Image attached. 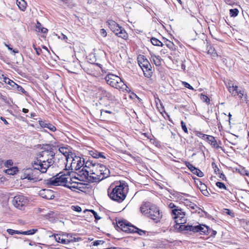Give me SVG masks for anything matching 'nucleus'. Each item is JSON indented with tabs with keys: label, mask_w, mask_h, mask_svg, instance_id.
Masks as SVG:
<instances>
[{
	"label": "nucleus",
	"mask_w": 249,
	"mask_h": 249,
	"mask_svg": "<svg viewBox=\"0 0 249 249\" xmlns=\"http://www.w3.org/2000/svg\"><path fill=\"white\" fill-rule=\"evenodd\" d=\"M71 209L74 211L77 212H81L82 211L81 208L79 206H74L72 205L71 206Z\"/></svg>",
	"instance_id": "49530a36"
},
{
	"label": "nucleus",
	"mask_w": 249,
	"mask_h": 249,
	"mask_svg": "<svg viewBox=\"0 0 249 249\" xmlns=\"http://www.w3.org/2000/svg\"><path fill=\"white\" fill-rule=\"evenodd\" d=\"M94 166V168L90 170L92 182H99L108 177L110 171L106 166L99 163Z\"/></svg>",
	"instance_id": "7ed1b4c3"
},
{
	"label": "nucleus",
	"mask_w": 249,
	"mask_h": 249,
	"mask_svg": "<svg viewBox=\"0 0 249 249\" xmlns=\"http://www.w3.org/2000/svg\"><path fill=\"white\" fill-rule=\"evenodd\" d=\"M147 216L158 222L162 217V214L160 212L159 208L155 205H151L147 214Z\"/></svg>",
	"instance_id": "9d476101"
},
{
	"label": "nucleus",
	"mask_w": 249,
	"mask_h": 249,
	"mask_svg": "<svg viewBox=\"0 0 249 249\" xmlns=\"http://www.w3.org/2000/svg\"><path fill=\"white\" fill-rule=\"evenodd\" d=\"M18 172V168L17 167H14L6 170V173L8 175H13Z\"/></svg>",
	"instance_id": "c9c22d12"
},
{
	"label": "nucleus",
	"mask_w": 249,
	"mask_h": 249,
	"mask_svg": "<svg viewBox=\"0 0 249 249\" xmlns=\"http://www.w3.org/2000/svg\"><path fill=\"white\" fill-rule=\"evenodd\" d=\"M97 163L93 160H88L86 162L85 161V164L84 165V167H85V168H89L90 166H91L93 169L95 166L94 165H95Z\"/></svg>",
	"instance_id": "72a5a7b5"
},
{
	"label": "nucleus",
	"mask_w": 249,
	"mask_h": 249,
	"mask_svg": "<svg viewBox=\"0 0 249 249\" xmlns=\"http://www.w3.org/2000/svg\"><path fill=\"white\" fill-rule=\"evenodd\" d=\"M40 32H41L42 33H46L48 32V29L46 28L42 27L40 29Z\"/></svg>",
	"instance_id": "69168bd1"
},
{
	"label": "nucleus",
	"mask_w": 249,
	"mask_h": 249,
	"mask_svg": "<svg viewBox=\"0 0 249 249\" xmlns=\"http://www.w3.org/2000/svg\"><path fill=\"white\" fill-rule=\"evenodd\" d=\"M89 211L90 212H91L93 214V215L95 219V220H99L101 219V217L98 216L97 213L95 211H94L93 210H89Z\"/></svg>",
	"instance_id": "09e8293b"
},
{
	"label": "nucleus",
	"mask_w": 249,
	"mask_h": 249,
	"mask_svg": "<svg viewBox=\"0 0 249 249\" xmlns=\"http://www.w3.org/2000/svg\"><path fill=\"white\" fill-rule=\"evenodd\" d=\"M100 33L103 36H106L107 34L106 30L104 29H101Z\"/></svg>",
	"instance_id": "052dcab7"
},
{
	"label": "nucleus",
	"mask_w": 249,
	"mask_h": 249,
	"mask_svg": "<svg viewBox=\"0 0 249 249\" xmlns=\"http://www.w3.org/2000/svg\"><path fill=\"white\" fill-rule=\"evenodd\" d=\"M40 173L34 168L27 169L24 172V178L28 180L36 181L39 179V175Z\"/></svg>",
	"instance_id": "9b49d317"
},
{
	"label": "nucleus",
	"mask_w": 249,
	"mask_h": 249,
	"mask_svg": "<svg viewBox=\"0 0 249 249\" xmlns=\"http://www.w3.org/2000/svg\"><path fill=\"white\" fill-rule=\"evenodd\" d=\"M36 53L37 55H39L40 54V53L41 52L42 50L40 48H35Z\"/></svg>",
	"instance_id": "0e129e2a"
},
{
	"label": "nucleus",
	"mask_w": 249,
	"mask_h": 249,
	"mask_svg": "<svg viewBox=\"0 0 249 249\" xmlns=\"http://www.w3.org/2000/svg\"><path fill=\"white\" fill-rule=\"evenodd\" d=\"M48 249H61L59 248H55L53 247H49Z\"/></svg>",
	"instance_id": "774afa93"
},
{
	"label": "nucleus",
	"mask_w": 249,
	"mask_h": 249,
	"mask_svg": "<svg viewBox=\"0 0 249 249\" xmlns=\"http://www.w3.org/2000/svg\"><path fill=\"white\" fill-rule=\"evenodd\" d=\"M239 13V11L237 9H231L230 10V14L231 17H236Z\"/></svg>",
	"instance_id": "a19ab883"
},
{
	"label": "nucleus",
	"mask_w": 249,
	"mask_h": 249,
	"mask_svg": "<svg viewBox=\"0 0 249 249\" xmlns=\"http://www.w3.org/2000/svg\"><path fill=\"white\" fill-rule=\"evenodd\" d=\"M208 53H211V54H216V53L215 52L214 49L210 48L209 50L208 51Z\"/></svg>",
	"instance_id": "680f3d73"
},
{
	"label": "nucleus",
	"mask_w": 249,
	"mask_h": 249,
	"mask_svg": "<svg viewBox=\"0 0 249 249\" xmlns=\"http://www.w3.org/2000/svg\"><path fill=\"white\" fill-rule=\"evenodd\" d=\"M65 172L67 173V175H66V177H67V184H69L70 185L72 184H76V182L73 180V178L70 176V172L67 169H65Z\"/></svg>",
	"instance_id": "c756f323"
},
{
	"label": "nucleus",
	"mask_w": 249,
	"mask_h": 249,
	"mask_svg": "<svg viewBox=\"0 0 249 249\" xmlns=\"http://www.w3.org/2000/svg\"><path fill=\"white\" fill-rule=\"evenodd\" d=\"M164 44L170 49L174 50L175 48V45L174 43L169 40L166 39L164 41Z\"/></svg>",
	"instance_id": "4c0bfd02"
},
{
	"label": "nucleus",
	"mask_w": 249,
	"mask_h": 249,
	"mask_svg": "<svg viewBox=\"0 0 249 249\" xmlns=\"http://www.w3.org/2000/svg\"><path fill=\"white\" fill-rule=\"evenodd\" d=\"M184 204L187 207H188L192 210H195L196 208H197V206L196 204L188 200H185Z\"/></svg>",
	"instance_id": "473e14b6"
},
{
	"label": "nucleus",
	"mask_w": 249,
	"mask_h": 249,
	"mask_svg": "<svg viewBox=\"0 0 249 249\" xmlns=\"http://www.w3.org/2000/svg\"><path fill=\"white\" fill-rule=\"evenodd\" d=\"M182 84L185 87H186L190 89H192V90L194 89V88L192 87V86H191L189 83H188L186 82H182Z\"/></svg>",
	"instance_id": "6e6d98bb"
},
{
	"label": "nucleus",
	"mask_w": 249,
	"mask_h": 249,
	"mask_svg": "<svg viewBox=\"0 0 249 249\" xmlns=\"http://www.w3.org/2000/svg\"><path fill=\"white\" fill-rule=\"evenodd\" d=\"M66 175L67 173L65 170L57 174L55 176L47 180V184L53 186H64L68 188L71 189L72 188H77V186H70L67 184Z\"/></svg>",
	"instance_id": "20e7f679"
},
{
	"label": "nucleus",
	"mask_w": 249,
	"mask_h": 249,
	"mask_svg": "<svg viewBox=\"0 0 249 249\" xmlns=\"http://www.w3.org/2000/svg\"><path fill=\"white\" fill-rule=\"evenodd\" d=\"M13 164V161L11 160H7L5 162V165L6 166L8 167L9 166H12Z\"/></svg>",
	"instance_id": "13d9d810"
},
{
	"label": "nucleus",
	"mask_w": 249,
	"mask_h": 249,
	"mask_svg": "<svg viewBox=\"0 0 249 249\" xmlns=\"http://www.w3.org/2000/svg\"><path fill=\"white\" fill-rule=\"evenodd\" d=\"M200 98L205 103H207L210 101V100L208 98V97L206 95H205L204 94H201Z\"/></svg>",
	"instance_id": "8fccbe9b"
},
{
	"label": "nucleus",
	"mask_w": 249,
	"mask_h": 249,
	"mask_svg": "<svg viewBox=\"0 0 249 249\" xmlns=\"http://www.w3.org/2000/svg\"><path fill=\"white\" fill-rule=\"evenodd\" d=\"M104 243L103 241L102 240H96L92 242V245L94 246H98L100 244H103Z\"/></svg>",
	"instance_id": "4d7b16f0"
},
{
	"label": "nucleus",
	"mask_w": 249,
	"mask_h": 249,
	"mask_svg": "<svg viewBox=\"0 0 249 249\" xmlns=\"http://www.w3.org/2000/svg\"><path fill=\"white\" fill-rule=\"evenodd\" d=\"M78 161L76 162V164H77V171L81 169L83 167H84V165L85 164L84 159L78 157Z\"/></svg>",
	"instance_id": "2f4dec72"
},
{
	"label": "nucleus",
	"mask_w": 249,
	"mask_h": 249,
	"mask_svg": "<svg viewBox=\"0 0 249 249\" xmlns=\"http://www.w3.org/2000/svg\"><path fill=\"white\" fill-rule=\"evenodd\" d=\"M180 228L181 230L192 231L194 232H199L201 234H208L209 233L208 227L203 225L197 226L182 225L180 226Z\"/></svg>",
	"instance_id": "6e6552de"
},
{
	"label": "nucleus",
	"mask_w": 249,
	"mask_h": 249,
	"mask_svg": "<svg viewBox=\"0 0 249 249\" xmlns=\"http://www.w3.org/2000/svg\"><path fill=\"white\" fill-rule=\"evenodd\" d=\"M5 46L7 47L9 50L12 51L13 53L15 54L18 53V51L17 49H13L12 47H11L10 45H7L5 44Z\"/></svg>",
	"instance_id": "603ef678"
},
{
	"label": "nucleus",
	"mask_w": 249,
	"mask_h": 249,
	"mask_svg": "<svg viewBox=\"0 0 249 249\" xmlns=\"http://www.w3.org/2000/svg\"><path fill=\"white\" fill-rule=\"evenodd\" d=\"M225 1L226 2L227 4L231 5L234 3V0H225Z\"/></svg>",
	"instance_id": "bf43d9fd"
},
{
	"label": "nucleus",
	"mask_w": 249,
	"mask_h": 249,
	"mask_svg": "<svg viewBox=\"0 0 249 249\" xmlns=\"http://www.w3.org/2000/svg\"><path fill=\"white\" fill-rule=\"evenodd\" d=\"M114 187L112 188L111 185L107 189L108 196L111 200L121 203L124 200V181H116Z\"/></svg>",
	"instance_id": "f03ea898"
},
{
	"label": "nucleus",
	"mask_w": 249,
	"mask_h": 249,
	"mask_svg": "<svg viewBox=\"0 0 249 249\" xmlns=\"http://www.w3.org/2000/svg\"><path fill=\"white\" fill-rule=\"evenodd\" d=\"M125 90H126L127 92H128V96L130 99L133 100V99L137 98L139 101L141 100V99L134 92H131L130 91H128L126 89H125Z\"/></svg>",
	"instance_id": "58836bf2"
},
{
	"label": "nucleus",
	"mask_w": 249,
	"mask_h": 249,
	"mask_svg": "<svg viewBox=\"0 0 249 249\" xmlns=\"http://www.w3.org/2000/svg\"><path fill=\"white\" fill-rule=\"evenodd\" d=\"M224 212L231 217H233L234 216V213L229 209H225L224 210Z\"/></svg>",
	"instance_id": "3c124183"
},
{
	"label": "nucleus",
	"mask_w": 249,
	"mask_h": 249,
	"mask_svg": "<svg viewBox=\"0 0 249 249\" xmlns=\"http://www.w3.org/2000/svg\"><path fill=\"white\" fill-rule=\"evenodd\" d=\"M52 236H54V239L57 242L67 245V239L61 238L60 234H54Z\"/></svg>",
	"instance_id": "cd10ccee"
},
{
	"label": "nucleus",
	"mask_w": 249,
	"mask_h": 249,
	"mask_svg": "<svg viewBox=\"0 0 249 249\" xmlns=\"http://www.w3.org/2000/svg\"><path fill=\"white\" fill-rule=\"evenodd\" d=\"M151 42L153 45L157 46H162L163 43L155 37L151 38Z\"/></svg>",
	"instance_id": "f704fd0d"
},
{
	"label": "nucleus",
	"mask_w": 249,
	"mask_h": 249,
	"mask_svg": "<svg viewBox=\"0 0 249 249\" xmlns=\"http://www.w3.org/2000/svg\"><path fill=\"white\" fill-rule=\"evenodd\" d=\"M105 80L107 84L110 86L118 89L120 91L123 92L124 91V89L123 87L124 83L119 76L108 73L106 76Z\"/></svg>",
	"instance_id": "39448f33"
},
{
	"label": "nucleus",
	"mask_w": 249,
	"mask_h": 249,
	"mask_svg": "<svg viewBox=\"0 0 249 249\" xmlns=\"http://www.w3.org/2000/svg\"><path fill=\"white\" fill-rule=\"evenodd\" d=\"M38 123L42 128H47L52 132H55L56 130L55 126L47 121L40 120Z\"/></svg>",
	"instance_id": "f3484780"
},
{
	"label": "nucleus",
	"mask_w": 249,
	"mask_h": 249,
	"mask_svg": "<svg viewBox=\"0 0 249 249\" xmlns=\"http://www.w3.org/2000/svg\"><path fill=\"white\" fill-rule=\"evenodd\" d=\"M168 207L171 210L172 212L173 210L177 209L178 207L176 206L173 203H170L168 204Z\"/></svg>",
	"instance_id": "5fc2aeb1"
},
{
	"label": "nucleus",
	"mask_w": 249,
	"mask_h": 249,
	"mask_svg": "<svg viewBox=\"0 0 249 249\" xmlns=\"http://www.w3.org/2000/svg\"><path fill=\"white\" fill-rule=\"evenodd\" d=\"M172 217L174 219H177L176 221L183 223L185 222V213L182 211L181 208L178 207L177 209L173 210L171 212Z\"/></svg>",
	"instance_id": "f8f14e48"
},
{
	"label": "nucleus",
	"mask_w": 249,
	"mask_h": 249,
	"mask_svg": "<svg viewBox=\"0 0 249 249\" xmlns=\"http://www.w3.org/2000/svg\"><path fill=\"white\" fill-rule=\"evenodd\" d=\"M161 60L160 56L156 55L154 54L151 55V60L152 61L156 66H160L161 65Z\"/></svg>",
	"instance_id": "4be33fe9"
},
{
	"label": "nucleus",
	"mask_w": 249,
	"mask_h": 249,
	"mask_svg": "<svg viewBox=\"0 0 249 249\" xmlns=\"http://www.w3.org/2000/svg\"><path fill=\"white\" fill-rule=\"evenodd\" d=\"M27 197L22 195L16 196L12 200L13 205L18 209H22L28 203Z\"/></svg>",
	"instance_id": "1a4fd4ad"
},
{
	"label": "nucleus",
	"mask_w": 249,
	"mask_h": 249,
	"mask_svg": "<svg viewBox=\"0 0 249 249\" xmlns=\"http://www.w3.org/2000/svg\"><path fill=\"white\" fill-rule=\"evenodd\" d=\"M226 86L229 91L233 96H238L240 99L245 102L247 101V95L244 90L238 89L237 86H234L231 81H228L226 83Z\"/></svg>",
	"instance_id": "423d86ee"
},
{
	"label": "nucleus",
	"mask_w": 249,
	"mask_h": 249,
	"mask_svg": "<svg viewBox=\"0 0 249 249\" xmlns=\"http://www.w3.org/2000/svg\"><path fill=\"white\" fill-rule=\"evenodd\" d=\"M207 137V141L209 142V143L213 147L215 148H222L221 147L219 146L217 143L216 141L215 140L214 137L211 136L210 137Z\"/></svg>",
	"instance_id": "6ab92c4d"
},
{
	"label": "nucleus",
	"mask_w": 249,
	"mask_h": 249,
	"mask_svg": "<svg viewBox=\"0 0 249 249\" xmlns=\"http://www.w3.org/2000/svg\"><path fill=\"white\" fill-rule=\"evenodd\" d=\"M54 156L55 153L52 151H42L32 161V166L40 174L45 173L47 169L53 164Z\"/></svg>",
	"instance_id": "f257e3e1"
},
{
	"label": "nucleus",
	"mask_w": 249,
	"mask_h": 249,
	"mask_svg": "<svg viewBox=\"0 0 249 249\" xmlns=\"http://www.w3.org/2000/svg\"><path fill=\"white\" fill-rule=\"evenodd\" d=\"M7 232L10 235H14L15 234H20V231H16L11 229L7 230Z\"/></svg>",
	"instance_id": "c03bdc74"
},
{
	"label": "nucleus",
	"mask_w": 249,
	"mask_h": 249,
	"mask_svg": "<svg viewBox=\"0 0 249 249\" xmlns=\"http://www.w3.org/2000/svg\"><path fill=\"white\" fill-rule=\"evenodd\" d=\"M96 96L99 99V100H102L104 98H107V99L110 98L111 96V94L107 92L103 88L99 87L97 89Z\"/></svg>",
	"instance_id": "dca6fc26"
},
{
	"label": "nucleus",
	"mask_w": 249,
	"mask_h": 249,
	"mask_svg": "<svg viewBox=\"0 0 249 249\" xmlns=\"http://www.w3.org/2000/svg\"><path fill=\"white\" fill-rule=\"evenodd\" d=\"M89 155H91L94 158H102L103 159H105L106 157L104 155L103 153L98 152L96 150H93L89 151Z\"/></svg>",
	"instance_id": "aec40b11"
},
{
	"label": "nucleus",
	"mask_w": 249,
	"mask_h": 249,
	"mask_svg": "<svg viewBox=\"0 0 249 249\" xmlns=\"http://www.w3.org/2000/svg\"><path fill=\"white\" fill-rule=\"evenodd\" d=\"M41 27H42L41 24L40 22H39L38 21H37V24L36 25V29H38V31L39 32H40V29L41 28Z\"/></svg>",
	"instance_id": "e2e57ef3"
},
{
	"label": "nucleus",
	"mask_w": 249,
	"mask_h": 249,
	"mask_svg": "<svg viewBox=\"0 0 249 249\" xmlns=\"http://www.w3.org/2000/svg\"><path fill=\"white\" fill-rule=\"evenodd\" d=\"M123 29L122 27L119 26V29H117V28L113 31V32L119 37H121L122 38H124V35L123 33Z\"/></svg>",
	"instance_id": "7c9ffc66"
},
{
	"label": "nucleus",
	"mask_w": 249,
	"mask_h": 249,
	"mask_svg": "<svg viewBox=\"0 0 249 249\" xmlns=\"http://www.w3.org/2000/svg\"><path fill=\"white\" fill-rule=\"evenodd\" d=\"M17 4L21 10L23 11L26 9L27 3L24 0H17Z\"/></svg>",
	"instance_id": "a878e982"
},
{
	"label": "nucleus",
	"mask_w": 249,
	"mask_h": 249,
	"mask_svg": "<svg viewBox=\"0 0 249 249\" xmlns=\"http://www.w3.org/2000/svg\"><path fill=\"white\" fill-rule=\"evenodd\" d=\"M192 173L199 177H202L204 176L203 173L201 170L196 168H195Z\"/></svg>",
	"instance_id": "37998d69"
},
{
	"label": "nucleus",
	"mask_w": 249,
	"mask_h": 249,
	"mask_svg": "<svg viewBox=\"0 0 249 249\" xmlns=\"http://www.w3.org/2000/svg\"><path fill=\"white\" fill-rule=\"evenodd\" d=\"M107 23L108 25V27L113 32L116 28L117 29H119L120 25L112 20H109L107 21Z\"/></svg>",
	"instance_id": "5701e85b"
},
{
	"label": "nucleus",
	"mask_w": 249,
	"mask_h": 249,
	"mask_svg": "<svg viewBox=\"0 0 249 249\" xmlns=\"http://www.w3.org/2000/svg\"><path fill=\"white\" fill-rule=\"evenodd\" d=\"M181 127H182L183 130L184 131V132H185L186 133H188V129L187 128L185 123L183 121H181Z\"/></svg>",
	"instance_id": "864d4df0"
},
{
	"label": "nucleus",
	"mask_w": 249,
	"mask_h": 249,
	"mask_svg": "<svg viewBox=\"0 0 249 249\" xmlns=\"http://www.w3.org/2000/svg\"><path fill=\"white\" fill-rule=\"evenodd\" d=\"M39 194L46 199H53L54 197L53 191L50 189H42L40 191Z\"/></svg>",
	"instance_id": "2eb2a0df"
},
{
	"label": "nucleus",
	"mask_w": 249,
	"mask_h": 249,
	"mask_svg": "<svg viewBox=\"0 0 249 249\" xmlns=\"http://www.w3.org/2000/svg\"><path fill=\"white\" fill-rule=\"evenodd\" d=\"M0 119L4 123V124H6V125L8 124V122L6 120V119L4 117H0Z\"/></svg>",
	"instance_id": "338daca9"
},
{
	"label": "nucleus",
	"mask_w": 249,
	"mask_h": 249,
	"mask_svg": "<svg viewBox=\"0 0 249 249\" xmlns=\"http://www.w3.org/2000/svg\"><path fill=\"white\" fill-rule=\"evenodd\" d=\"M58 150L61 153L66 157V159L68 160L70 153V150L69 148L66 147L60 146Z\"/></svg>",
	"instance_id": "393cba45"
},
{
	"label": "nucleus",
	"mask_w": 249,
	"mask_h": 249,
	"mask_svg": "<svg viewBox=\"0 0 249 249\" xmlns=\"http://www.w3.org/2000/svg\"><path fill=\"white\" fill-rule=\"evenodd\" d=\"M125 232L137 233L140 235H142L145 234V231L139 229L125 222Z\"/></svg>",
	"instance_id": "ddd939ff"
},
{
	"label": "nucleus",
	"mask_w": 249,
	"mask_h": 249,
	"mask_svg": "<svg viewBox=\"0 0 249 249\" xmlns=\"http://www.w3.org/2000/svg\"><path fill=\"white\" fill-rule=\"evenodd\" d=\"M185 165L190 169V170L192 172H193L196 168V167L192 164L190 163L189 162H186Z\"/></svg>",
	"instance_id": "a18cd8bd"
},
{
	"label": "nucleus",
	"mask_w": 249,
	"mask_h": 249,
	"mask_svg": "<svg viewBox=\"0 0 249 249\" xmlns=\"http://www.w3.org/2000/svg\"><path fill=\"white\" fill-rule=\"evenodd\" d=\"M151 206L149 202H145L143 204L140 208L142 213L147 216L149 209H150Z\"/></svg>",
	"instance_id": "a211bd4d"
},
{
	"label": "nucleus",
	"mask_w": 249,
	"mask_h": 249,
	"mask_svg": "<svg viewBox=\"0 0 249 249\" xmlns=\"http://www.w3.org/2000/svg\"><path fill=\"white\" fill-rule=\"evenodd\" d=\"M14 89H17L18 91L21 92V93L27 95V92L25 90V89L21 86L16 84L15 86L14 87Z\"/></svg>",
	"instance_id": "ea45409f"
},
{
	"label": "nucleus",
	"mask_w": 249,
	"mask_h": 249,
	"mask_svg": "<svg viewBox=\"0 0 249 249\" xmlns=\"http://www.w3.org/2000/svg\"><path fill=\"white\" fill-rule=\"evenodd\" d=\"M1 76L3 77V81L5 83L10 85L12 88H14L15 85H16V83L13 80L9 79V78L5 76L3 74H1Z\"/></svg>",
	"instance_id": "bb28decb"
},
{
	"label": "nucleus",
	"mask_w": 249,
	"mask_h": 249,
	"mask_svg": "<svg viewBox=\"0 0 249 249\" xmlns=\"http://www.w3.org/2000/svg\"><path fill=\"white\" fill-rule=\"evenodd\" d=\"M77 174L82 178H84L91 181V172L88 170L85 167H83L81 169L77 171Z\"/></svg>",
	"instance_id": "4468645a"
},
{
	"label": "nucleus",
	"mask_w": 249,
	"mask_h": 249,
	"mask_svg": "<svg viewBox=\"0 0 249 249\" xmlns=\"http://www.w3.org/2000/svg\"><path fill=\"white\" fill-rule=\"evenodd\" d=\"M115 228L118 231H124V220H119L118 221H116V226Z\"/></svg>",
	"instance_id": "b1692460"
},
{
	"label": "nucleus",
	"mask_w": 249,
	"mask_h": 249,
	"mask_svg": "<svg viewBox=\"0 0 249 249\" xmlns=\"http://www.w3.org/2000/svg\"><path fill=\"white\" fill-rule=\"evenodd\" d=\"M216 185L217 187H218L220 189H226V187L225 184L223 182H217L216 183Z\"/></svg>",
	"instance_id": "de8ad7c7"
},
{
	"label": "nucleus",
	"mask_w": 249,
	"mask_h": 249,
	"mask_svg": "<svg viewBox=\"0 0 249 249\" xmlns=\"http://www.w3.org/2000/svg\"><path fill=\"white\" fill-rule=\"evenodd\" d=\"M37 231V229H31L27 231H20V234L33 235Z\"/></svg>",
	"instance_id": "e433bc0d"
},
{
	"label": "nucleus",
	"mask_w": 249,
	"mask_h": 249,
	"mask_svg": "<svg viewBox=\"0 0 249 249\" xmlns=\"http://www.w3.org/2000/svg\"><path fill=\"white\" fill-rule=\"evenodd\" d=\"M138 64L142 69L144 76L150 77L153 73L152 67L148 60L143 55H139L137 58Z\"/></svg>",
	"instance_id": "0eeeda50"
},
{
	"label": "nucleus",
	"mask_w": 249,
	"mask_h": 249,
	"mask_svg": "<svg viewBox=\"0 0 249 249\" xmlns=\"http://www.w3.org/2000/svg\"><path fill=\"white\" fill-rule=\"evenodd\" d=\"M72 160L71 162V167L72 170L77 171V164H76V162L78 161V156H74V158H72Z\"/></svg>",
	"instance_id": "c85d7f7f"
},
{
	"label": "nucleus",
	"mask_w": 249,
	"mask_h": 249,
	"mask_svg": "<svg viewBox=\"0 0 249 249\" xmlns=\"http://www.w3.org/2000/svg\"><path fill=\"white\" fill-rule=\"evenodd\" d=\"M198 187L203 195L207 196L210 195V193L207 190V187L205 184L200 181L199 185H198Z\"/></svg>",
	"instance_id": "412c9836"
},
{
	"label": "nucleus",
	"mask_w": 249,
	"mask_h": 249,
	"mask_svg": "<svg viewBox=\"0 0 249 249\" xmlns=\"http://www.w3.org/2000/svg\"><path fill=\"white\" fill-rule=\"evenodd\" d=\"M81 240V238L72 237L71 236V238L67 239V245L72 242H79Z\"/></svg>",
	"instance_id": "79ce46f5"
}]
</instances>
